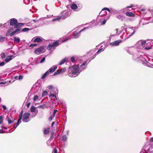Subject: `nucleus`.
Instances as JSON below:
<instances>
[{
  "label": "nucleus",
  "instance_id": "16",
  "mask_svg": "<svg viewBox=\"0 0 153 153\" xmlns=\"http://www.w3.org/2000/svg\"><path fill=\"white\" fill-rule=\"evenodd\" d=\"M42 41V40L39 37H37L34 39L33 42H41Z\"/></svg>",
  "mask_w": 153,
  "mask_h": 153
},
{
  "label": "nucleus",
  "instance_id": "59",
  "mask_svg": "<svg viewBox=\"0 0 153 153\" xmlns=\"http://www.w3.org/2000/svg\"><path fill=\"white\" fill-rule=\"evenodd\" d=\"M14 79H18V76H15Z\"/></svg>",
  "mask_w": 153,
  "mask_h": 153
},
{
  "label": "nucleus",
  "instance_id": "41",
  "mask_svg": "<svg viewBox=\"0 0 153 153\" xmlns=\"http://www.w3.org/2000/svg\"><path fill=\"white\" fill-rule=\"evenodd\" d=\"M106 20H104L101 23V25H104L106 22Z\"/></svg>",
  "mask_w": 153,
  "mask_h": 153
},
{
  "label": "nucleus",
  "instance_id": "35",
  "mask_svg": "<svg viewBox=\"0 0 153 153\" xmlns=\"http://www.w3.org/2000/svg\"><path fill=\"white\" fill-rule=\"evenodd\" d=\"M13 30V27H12V28H10V29H9L8 30L7 32L8 33H10V32H12Z\"/></svg>",
  "mask_w": 153,
  "mask_h": 153
},
{
  "label": "nucleus",
  "instance_id": "14",
  "mask_svg": "<svg viewBox=\"0 0 153 153\" xmlns=\"http://www.w3.org/2000/svg\"><path fill=\"white\" fill-rule=\"evenodd\" d=\"M22 119V118L20 117H19L18 120L17 121V122L16 123V124L14 126V128H16L17 126L19 125L20 123V122H21V120Z\"/></svg>",
  "mask_w": 153,
  "mask_h": 153
},
{
  "label": "nucleus",
  "instance_id": "3",
  "mask_svg": "<svg viewBox=\"0 0 153 153\" xmlns=\"http://www.w3.org/2000/svg\"><path fill=\"white\" fill-rule=\"evenodd\" d=\"M45 51L44 47L42 46L36 49L34 51V53L36 54L39 55L41 53H44Z\"/></svg>",
  "mask_w": 153,
  "mask_h": 153
},
{
  "label": "nucleus",
  "instance_id": "25",
  "mask_svg": "<svg viewBox=\"0 0 153 153\" xmlns=\"http://www.w3.org/2000/svg\"><path fill=\"white\" fill-rule=\"evenodd\" d=\"M48 94V93L47 91H44L42 93V97H44L46 95H47Z\"/></svg>",
  "mask_w": 153,
  "mask_h": 153
},
{
  "label": "nucleus",
  "instance_id": "27",
  "mask_svg": "<svg viewBox=\"0 0 153 153\" xmlns=\"http://www.w3.org/2000/svg\"><path fill=\"white\" fill-rule=\"evenodd\" d=\"M52 48H53V47L51 44H49L47 47V49L49 51H50Z\"/></svg>",
  "mask_w": 153,
  "mask_h": 153
},
{
  "label": "nucleus",
  "instance_id": "47",
  "mask_svg": "<svg viewBox=\"0 0 153 153\" xmlns=\"http://www.w3.org/2000/svg\"><path fill=\"white\" fill-rule=\"evenodd\" d=\"M146 41H142L141 42V45H145L146 44Z\"/></svg>",
  "mask_w": 153,
  "mask_h": 153
},
{
  "label": "nucleus",
  "instance_id": "11",
  "mask_svg": "<svg viewBox=\"0 0 153 153\" xmlns=\"http://www.w3.org/2000/svg\"><path fill=\"white\" fill-rule=\"evenodd\" d=\"M117 18L122 21L125 20V17L123 15H119L117 16Z\"/></svg>",
  "mask_w": 153,
  "mask_h": 153
},
{
  "label": "nucleus",
  "instance_id": "9",
  "mask_svg": "<svg viewBox=\"0 0 153 153\" xmlns=\"http://www.w3.org/2000/svg\"><path fill=\"white\" fill-rule=\"evenodd\" d=\"M24 25V23H17L14 26V27L15 28H17L23 26Z\"/></svg>",
  "mask_w": 153,
  "mask_h": 153
},
{
  "label": "nucleus",
  "instance_id": "61",
  "mask_svg": "<svg viewBox=\"0 0 153 153\" xmlns=\"http://www.w3.org/2000/svg\"><path fill=\"white\" fill-rule=\"evenodd\" d=\"M33 21L34 22H37V21L35 20H33Z\"/></svg>",
  "mask_w": 153,
  "mask_h": 153
},
{
  "label": "nucleus",
  "instance_id": "37",
  "mask_svg": "<svg viewBox=\"0 0 153 153\" xmlns=\"http://www.w3.org/2000/svg\"><path fill=\"white\" fill-rule=\"evenodd\" d=\"M102 10H107L109 12H110V9L109 8H106V7H105V8H103L102 9Z\"/></svg>",
  "mask_w": 153,
  "mask_h": 153
},
{
  "label": "nucleus",
  "instance_id": "8",
  "mask_svg": "<svg viewBox=\"0 0 153 153\" xmlns=\"http://www.w3.org/2000/svg\"><path fill=\"white\" fill-rule=\"evenodd\" d=\"M21 28H18L16 29L15 31L12 32L10 34V36H13L15 33H19L20 31L21 30Z\"/></svg>",
  "mask_w": 153,
  "mask_h": 153
},
{
  "label": "nucleus",
  "instance_id": "60",
  "mask_svg": "<svg viewBox=\"0 0 153 153\" xmlns=\"http://www.w3.org/2000/svg\"><path fill=\"white\" fill-rule=\"evenodd\" d=\"M85 29V28H84L82 30H81L80 31V33L82 31H83Z\"/></svg>",
  "mask_w": 153,
  "mask_h": 153
},
{
  "label": "nucleus",
  "instance_id": "56",
  "mask_svg": "<svg viewBox=\"0 0 153 153\" xmlns=\"http://www.w3.org/2000/svg\"><path fill=\"white\" fill-rule=\"evenodd\" d=\"M150 141L151 142H153V137H151L150 140Z\"/></svg>",
  "mask_w": 153,
  "mask_h": 153
},
{
  "label": "nucleus",
  "instance_id": "12",
  "mask_svg": "<svg viewBox=\"0 0 153 153\" xmlns=\"http://www.w3.org/2000/svg\"><path fill=\"white\" fill-rule=\"evenodd\" d=\"M59 44L58 41H56L55 42H53L51 45L52 46L53 48H54L55 47H56L58 46Z\"/></svg>",
  "mask_w": 153,
  "mask_h": 153
},
{
  "label": "nucleus",
  "instance_id": "32",
  "mask_svg": "<svg viewBox=\"0 0 153 153\" xmlns=\"http://www.w3.org/2000/svg\"><path fill=\"white\" fill-rule=\"evenodd\" d=\"M54 97V98H56V95L54 94H50V95H49V97Z\"/></svg>",
  "mask_w": 153,
  "mask_h": 153
},
{
  "label": "nucleus",
  "instance_id": "30",
  "mask_svg": "<svg viewBox=\"0 0 153 153\" xmlns=\"http://www.w3.org/2000/svg\"><path fill=\"white\" fill-rule=\"evenodd\" d=\"M30 29L27 28H25L23 29L22 30V31L23 32H26L27 31L29 30Z\"/></svg>",
  "mask_w": 153,
  "mask_h": 153
},
{
  "label": "nucleus",
  "instance_id": "34",
  "mask_svg": "<svg viewBox=\"0 0 153 153\" xmlns=\"http://www.w3.org/2000/svg\"><path fill=\"white\" fill-rule=\"evenodd\" d=\"M38 99V97L37 95L34 96L33 98L34 101H35L37 100Z\"/></svg>",
  "mask_w": 153,
  "mask_h": 153
},
{
  "label": "nucleus",
  "instance_id": "64",
  "mask_svg": "<svg viewBox=\"0 0 153 153\" xmlns=\"http://www.w3.org/2000/svg\"><path fill=\"white\" fill-rule=\"evenodd\" d=\"M134 33V32L130 36H131Z\"/></svg>",
  "mask_w": 153,
  "mask_h": 153
},
{
  "label": "nucleus",
  "instance_id": "26",
  "mask_svg": "<svg viewBox=\"0 0 153 153\" xmlns=\"http://www.w3.org/2000/svg\"><path fill=\"white\" fill-rule=\"evenodd\" d=\"M62 18V17H58L56 18L53 19L52 21H55L57 20H59Z\"/></svg>",
  "mask_w": 153,
  "mask_h": 153
},
{
  "label": "nucleus",
  "instance_id": "63",
  "mask_svg": "<svg viewBox=\"0 0 153 153\" xmlns=\"http://www.w3.org/2000/svg\"><path fill=\"white\" fill-rule=\"evenodd\" d=\"M54 133V132H52L51 133V134L52 135H53Z\"/></svg>",
  "mask_w": 153,
  "mask_h": 153
},
{
  "label": "nucleus",
  "instance_id": "22",
  "mask_svg": "<svg viewBox=\"0 0 153 153\" xmlns=\"http://www.w3.org/2000/svg\"><path fill=\"white\" fill-rule=\"evenodd\" d=\"M36 110V108L34 106H32L30 108V111L31 112H34Z\"/></svg>",
  "mask_w": 153,
  "mask_h": 153
},
{
  "label": "nucleus",
  "instance_id": "40",
  "mask_svg": "<svg viewBox=\"0 0 153 153\" xmlns=\"http://www.w3.org/2000/svg\"><path fill=\"white\" fill-rule=\"evenodd\" d=\"M48 88L50 90H52L53 88L52 85H50L48 86Z\"/></svg>",
  "mask_w": 153,
  "mask_h": 153
},
{
  "label": "nucleus",
  "instance_id": "17",
  "mask_svg": "<svg viewBox=\"0 0 153 153\" xmlns=\"http://www.w3.org/2000/svg\"><path fill=\"white\" fill-rule=\"evenodd\" d=\"M49 74V72L48 71H46L45 73L41 77L42 79H45L46 77Z\"/></svg>",
  "mask_w": 153,
  "mask_h": 153
},
{
  "label": "nucleus",
  "instance_id": "49",
  "mask_svg": "<svg viewBox=\"0 0 153 153\" xmlns=\"http://www.w3.org/2000/svg\"><path fill=\"white\" fill-rule=\"evenodd\" d=\"M22 78H23V76H22V75H20L18 77V79L19 80L21 79H22Z\"/></svg>",
  "mask_w": 153,
  "mask_h": 153
},
{
  "label": "nucleus",
  "instance_id": "39",
  "mask_svg": "<svg viewBox=\"0 0 153 153\" xmlns=\"http://www.w3.org/2000/svg\"><path fill=\"white\" fill-rule=\"evenodd\" d=\"M23 115V110H22L19 114V117L22 118Z\"/></svg>",
  "mask_w": 153,
  "mask_h": 153
},
{
  "label": "nucleus",
  "instance_id": "24",
  "mask_svg": "<svg viewBox=\"0 0 153 153\" xmlns=\"http://www.w3.org/2000/svg\"><path fill=\"white\" fill-rule=\"evenodd\" d=\"M66 59H62L61 60L60 62L59 63V65H61L63 64L66 61Z\"/></svg>",
  "mask_w": 153,
  "mask_h": 153
},
{
  "label": "nucleus",
  "instance_id": "38",
  "mask_svg": "<svg viewBox=\"0 0 153 153\" xmlns=\"http://www.w3.org/2000/svg\"><path fill=\"white\" fill-rule=\"evenodd\" d=\"M6 57V55L4 53H3L2 54L1 56V57L2 58L4 59Z\"/></svg>",
  "mask_w": 153,
  "mask_h": 153
},
{
  "label": "nucleus",
  "instance_id": "7",
  "mask_svg": "<svg viewBox=\"0 0 153 153\" xmlns=\"http://www.w3.org/2000/svg\"><path fill=\"white\" fill-rule=\"evenodd\" d=\"M10 21V25L11 26H14L18 22L17 20L14 18L11 19Z\"/></svg>",
  "mask_w": 153,
  "mask_h": 153
},
{
  "label": "nucleus",
  "instance_id": "31",
  "mask_svg": "<svg viewBox=\"0 0 153 153\" xmlns=\"http://www.w3.org/2000/svg\"><path fill=\"white\" fill-rule=\"evenodd\" d=\"M59 70L60 72H61V73H63L66 71V69L65 68H63Z\"/></svg>",
  "mask_w": 153,
  "mask_h": 153
},
{
  "label": "nucleus",
  "instance_id": "33",
  "mask_svg": "<svg viewBox=\"0 0 153 153\" xmlns=\"http://www.w3.org/2000/svg\"><path fill=\"white\" fill-rule=\"evenodd\" d=\"M55 116H54V115H52L49 118V120L51 121L52 119Z\"/></svg>",
  "mask_w": 153,
  "mask_h": 153
},
{
  "label": "nucleus",
  "instance_id": "5",
  "mask_svg": "<svg viewBox=\"0 0 153 153\" xmlns=\"http://www.w3.org/2000/svg\"><path fill=\"white\" fill-rule=\"evenodd\" d=\"M122 42V40L121 39L116 40L114 42L110 43V45L112 46H117L119 45L120 43Z\"/></svg>",
  "mask_w": 153,
  "mask_h": 153
},
{
  "label": "nucleus",
  "instance_id": "19",
  "mask_svg": "<svg viewBox=\"0 0 153 153\" xmlns=\"http://www.w3.org/2000/svg\"><path fill=\"white\" fill-rule=\"evenodd\" d=\"M49 132V128L45 129L44 131V134H48Z\"/></svg>",
  "mask_w": 153,
  "mask_h": 153
},
{
  "label": "nucleus",
  "instance_id": "54",
  "mask_svg": "<svg viewBox=\"0 0 153 153\" xmlns=\"http://www.w3.org/2000/svg\"><path fill=\"white\" fill-rule=\"evenodd\" d=\"M4 131H3L2 130L0 129V133H4Z\"/></svg>",
  "mask_w": 153,
  "mask_h": 153
},
{
  "label": "nucleus",
  "instance_id": "55",
  "mask_svg": "<svg viewBox=\"0 0 153 153\" xmlns=\"http://www.w3.org/2000/svg\"><path fill=\"white\" fill-rule=\"evenodd\" d=\"M133 6H134L133 5H131V6H127V8H131V7H132Z\"/></svg>",
  "mask_w": 153,
  "mask_h": 153
},
{
  "label": "nucleus",
  "instance_id": "36",
  "mask_svg": "<svg viewBox=\"0 0 153 153\" xmlns=\"http://www.w3.org/2000/svg\"><path fill=\"white\" fill-rule=\"evenodd\" d=\"M37 45V44H36V43H35L34 44H30L29 46V47H34L36 46Z\"/></svg>",
  "mask_w": 153,
  "mask_h": 153
},
{
  "label": "nucleus",
  "instance_id": "28",
  "mask_svg": "<svg viewBox=\"0 0 153 153\" xmlns=\"http://www.w3.org/2000/svg\"><path fill=\"white\" fill-rule=\"evenodd\" d=\"M3 116H0V124L2 123L3 122Z\"/></svg>",
  "mask_w": 153,
  "mask_h": 153
},
{
  "label": "nucleus",
  "instance_id": "46",
  "mask_svg": "<svg viewBox=\"0 0 153 153\" xmlns=\"http://www.w3.org/2000/svg\"><path fill=\"white\" fill-rule=\"evenodd\" d=\"M102 49H99L97 51V52L95 54V55H96L97 54V53H100V52H101V51L102 50Z\"/></svg>",
  "mask_w": 153,
  "mask_h": 153
},
{
  "label": "nucleus",
  "instance_id": "6",
  "mask_svg": "<svg viewBox=\"0 0 153 153\" xmlns=\"http://www.w3.org/2000/svg\"><path fill=\"white\" fill-rule=\"evenodd\" d=\"M7 119L9 124H10L14 122L15 119L13 118L11 115L7 116Z\"/></svg>",
  "mask_w": 153,
  "mask_h": 153
},
{
  "label": "nucleus",
  "instance_id": "2",
  "mask_svg": "<svg viewBox=\"0 0 153 153\" xmlns=\"http://www.w3.org/2000/svg\"><path fill=\"white\" fill-rule=\"evenodd\" d=\"M30 114L27 112L24 113L23 116L22 121L24 122H27L29 121V116Z\"/></svg>",
  "mask_w": 153,
  "mask_h": 153
},
{
  "label": "nucleus",
  "instance_id": "29",
  "mask_svg": "<svg viewBox=\"0 0 153 153\" xmlns=\"http://www.w3.org/2000/svg\"><path fill=\"white\" fill-rule=\"evenodd\" d=\"M5 37H2L0 35V42H2L4 40Z\"/></svg>",
  "mask_w": 153,
  "mask_h": 153
},
{
  "label": "nucleus",
  "instance_id": "50",
  "mask_svg": "<svg viewBox=\"0 0 153 153\" xmlns=\"http://www.w3.org/2000/svg\"><path fill=\"white\" fill-rule=\"evenodd\" d=\"M86 62H84L81 65V66H85L86 64Z\"/></svg>",
  "mask_w": 153,
  "mask_h": 153
},
{
  "label": "nucleus",
  "instance_id": "1",
  "mask_svg": "<svg viewBox=\"0 0 153 153\" xmlns=\"http://www.w3.org/2000/svg\"><path fill=\"white\" fill-rule=\"evenodd\" d=\"M78 65H74L72 67H69L68 72V75L71 77H75L79 74L78 70Z\"/></svg>",
  "mask_w": 153,
  "mask_h": 153
},
{
  "label": "nucleus",
  "instance_id": "52",
  "mask_svg": "<svg viewBox=\"0 0 153 153\" xmlns=\"http://www.w3.org/2000/svg\"><path fill=\"white\" fill-rule=\"evenodd\" d=\"M2 106L4 108V110H5L6 109V107L4 105H2Z\"/></svg>",
  "mask_w": 153,
  "mask_h": 153
},
{
  "label": "nucleus",
  "instance_id": "13",
  "mask_svg": "<svg viewBox=\"0 0 153 153\" xmlns=\"http://www.w3.org/2000/svg\"><path fill=\"white\" fill-rule=\"evenodd\" d=\"M57 67L56 66L54 67L53 68L51 67L50 68L48 71H49V73H52L54 72L57 69Z\"/></svg>",
  "mask_w": 153,
  "mask_h": 153
},
{
  "label": "nucleus",
  "instance_id": "42",
  "mask_svg": "<svg viewBox=\"0 0 153 153\" xmlns=\"http://www.w3.org/2000/svg\"><path fill=\"white\" fill-rule=\"evenodd\" d=\"M45 57L43 58L40 61V62L41 63L45 61Z\"/></svg>",
  "mask_w": 153,
  "mask_h": 153
},
{
  "label": "nucleus",
  "instance_id": "53",
  "mask_svg": "<svg viewBox=\"0 0 153 153\" xmlns=\"http://www.w3.org/2000/svg\"><path fill=\"white\" fill-rule=\"evenodd\" d=\"M6 83V82H1L0 83V84H5Z\"/></svg>",
  "mask_w": 153,
  "mask_h": 153
},
{
  "label": "nucleus",
  "instance_id": "48",
  "mask_svg": "<svg viewBox=\"0 0 153 153\" xmlns=\"http://www.w3.org/2000/svg\"><path fill=\"white\" fill-rule=\"evenodd\" d=\"M4 65V62H2L0 63V66H2Z\"/></svg>",
  "mask_w": 153,
  "mask_h": 153
},
{
  "label": "nucleus",
  "instance_id": "51",
  "mask_svg": "<svg viewBox=\"0 0 153 153\" xmlns=\"http://www.w3.org/2000/svg\"><path fill=\"white\" fill-rule=\"evenodd\" d=\"M30 104V102H28L27 103V107L28 108L29 107Z\"/></svg>",
  "mask_w": 153,
  "mask_h": 153
},
{
  "label": "nucleus",
  "instance_id": "57",
  "mask_svg": "<svg viewBox=\"0 0 153 153\" xmlns=\"http://www.w3.org/2000/svg\"><path fill=\"white\" fill-rule=\"evenodd\" d=\"M55 123V122H52V123H51V126H53V125Z\"/></svg>",
  "mask_w": 153,
  "mask_h": 153
},
{
  "label": "nucleus",
  "instance_id": "45",
  "mask_svg": "<svg viewBox=\"0 0 153 153\" xmlns=\"http://www.w3.org/2000/svg\"><path fill=\"white\" fill-rule=\"evenodd\" d=\"M58 111V110L56 109H55L54 110L53 113L52 115H54V116H55L56 113Z\"/></svg>",
  "mask_w": 153,
  "mask_h": 153
},
{
  "label": "nucleus",
  "instance_id": "4",
  "mask_svg": "<svg viewBox=\"0 0 153 153\" xmlns=\"http://www.w3.org/2000/svg\"><path fill=\"white\" fill-rule=\"evenodd\" d=\"M71 8L75 11H78L82 8V7L79 6H77L76 4H73L71 5Z\"/></svg>",
  "mask_w": 153,
  "mask_h": 153
},
{
  "label": "nucleus",
  "instance_id": "62",
  "mask_svg": "<svg viewBox=\"0 0 153 153\" xmlns=\"http://www.w3.org/2000/svg\"><path fill=\"white\" fill-rule=\"evenodd\" d=\"M2 128L4 129H6L7 128L4 127H2Z\"/></svg>",
  "mask_w": 153,
  "mask_h": 153
},
{
  "label": "nucleus",
  "instance_id": "18",
  "mask_svg": "<svg viewBox=\"0 0 153 153\" xmlns=\"http://www.w3.org/2000/svg\"><path fill=\"white\" fill-rule=\"evenodd\" d=\"M14 41L16 43H19L20 42V39L19 38L14 37Z\"/></svg>",
  "mask_w": 153,
  "mask_h": 153
},
{
  "label": "nucleus",
  "instance_id": "58",
  "mask_svg": "<svg viewBox=\"0 0 153 153\" xmlns=\"http://www.w3.org/2000/svg\"><path fill=\"white\" fill-rule=\"evenodd\" d=\"M145 49L146 50H149L150 49V48L146 47L145 48Z\"/></svg>",
  "mask_w": 153,
  "mask_h": 153
},
{
  "label": "nucleus",
  "instance_id": "20",
  "mask_svg": "<svg viewBox=\"0 0 153 153\" xmlns=\"http://www.w3.org/2000/svg\"><path fill=\"white\" fill-rule=\"evenodd\" d=\"M46 107V105L45 104L41 105L38 107V108L44 109Z\"/></svg>",
  "mask_w": 153,
  "mask_h": 153
},
{
  "label": "nucleus",
  "instance_id": "44",
  "mask_svg": "<svg viewBox=\"0 0 153 153\" xmlns=\"http://www.w3.org/2000/svg\"><path fill=\"white\" fill-rule=\"evenodd\" d=\"M71 61L73 62H74L75 61V58L74 57H72L71 58Z\"/></svg>",
  "mask_w": 153,
  "mask_h": 153
},
{
  "label": "nucleus",
  "instance_id": "15",
  "mask_svg": "<svg viewBox=\"0 0 153 153\" xmlns=\"http://www.w3.org/2000/svg\"><path fill=\"white\" fill-rule=\"evenodd\" d=\"M13 56H8L7 58H6L5 60V61L7 62L10 61V60L12 59V57Z\"/></svg>",
  "mask_w": 153,
  "mask_h": 153
},
{
  "label": "nucleus",
  "instance_id": "21",
  "mask_svg": "<svg viewBox=\"0 0 153 153\" xmlns=\"http://www.w3.org/2000/svg\"><path fill=\"white\" fill-rule=\"evenodd\" d=\"M67 137L66 135H64L62 137V140L64 142L66 141L67 140Z\"/></svg>",
  "mask_w": 153,
  "mask_h": 153
},
{
  "label": "nucleus",
  "instance_id": "10",
  "mask_svg": "<svg viewBox=\"0 0 153 153\" xmlns=\"http://www.w3.org/2000/svg\"><path fill=\"white\" fill-rule=\"evenodd\" d=\"M125 14L126 16L129 17H134L135 16L134 14L128 11L126 12V13Z\"/></svg>",
  "mask_w": 153,
  "mask_h": 153
},
{
  "label": "nucleus",
  "instance_id": "23",
  "mask_svg": "<svg viewBox=\"0 0 153 153\" xmlns=\"http://www.w3.org/2000/svg\"><path fill=\"white\" fill-rule=\"evenodd\" d=\"M61 72H60L59 70H58L56 72H55L53 76H56L58 74H60Z\"/></svg>",
  "mask_w": 153,
  "mask_h": 153
},
{
  "label": "nucleus",
  "instance_id": "43",
  "mask_svg": "<svg viewBox=\"0 0 153 153\" xmlns=\"http://www.w3.org/2000/svg\"><path fill=\"white\" fill-rule=\"evenodd\" d=\"M52 153H58L57 149L56 148H55L54 151L52 152Z\"/></svg>",
  "mask_w": 153,
  "mask_h": 153
}]
</instances>
